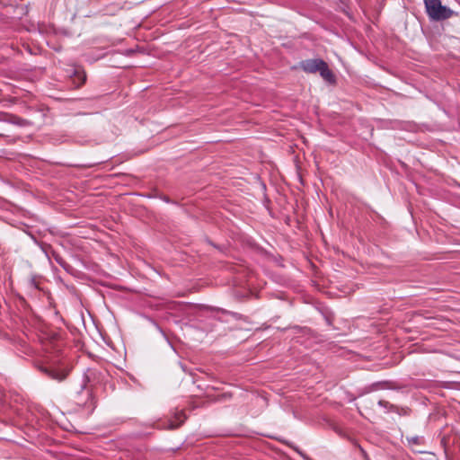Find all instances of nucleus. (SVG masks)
I'll return each mask as SVG.
<instances>
[{
    "instance_id": "obj_1",
    "label": "nucleus",
    "mask_w": 460,
    "mask_h": 460,
    "mask_svg": "<svg viewBox=\"0 0 460 460\" xmlns=\"http://www.w3.org/2000/svg\"><path fill=\"white\" fill-rule=\"evenodd\" d=\"M299 67L305 73L315 74L320 73V75L328 83H335V75L329 68L327 63L321 58H313L302 60L299 63Z\"/></svg>"
},
{
    "instance_id": "obj_3",
    "label": "nucleus",
    "mask_w": 460,
    "mask_h": 460,
    "mask_svg": "<svg viewBox=\"0 0 460 460\" xmlns=\"http://www.w3.org/2000/svg\"><path fill=\"white\" fill-rule=\"evenodd\" d=\"M406 440L408 442V446L411 448V450L413 452L419 453V454L426 453V451L420 450L417 448V447L422 446L425 444V439L423 437H420V436L406 437Z\"/></svg>"
},
{
    "instance_id": "obj_6",
    "label": "nucleus",
    "mask_w": 460,
    "mask_h": 460,
    "mask_svg": "<svg viewBox=\"0 0 460 460\" xmlns=\"http://www.w3.org/2000/svg\"><path fill=\"white\" fill-rule=\"evenodd\" d=\"M86 79V75L83 71H75V83L77 87L81 86Z\"/></svg>"
},
{
    "instance_id": "obj_4",
    "label": "nucleus",
    "mask_w": 460,
    "mask_h": 460,
    "mask_svg": "<svg viewBox=\"0 0 460 460\" xmlns=\"http://www.w3.org/2000/svg\"><path fill=\"white\" fill-rule=\"evenodd\" d=\"M174 418H175V420H171L169 427H168L171 429L180 427L184 422V420L186 419L185 414L182 411L176 413Z\"/></svg>"
},
{
    "instance_id": "obj_5",
    "label": "nucleus",
    "mask_w": 460,
    "mask_h": 460,
    "mask_svg": "<svg viewBox=\"0 0 460 460\" xmlns=\"http://www.w3.org/2000/svg\"><path fill=\"white\" fill-rule=\"evenodd\" d=\"M44 371L47 373V375L50 378H52L54 380H58V381H62L66 376V373L60 372V371H58V370H54V369H44Z\"/></svg>"
},
{
    "instance_id": "obj_2",
    "label": "nucleus",
    "mask_w": 460,
    "mask_h": 460,
    "mask_svg": "<svg viewBox=\"0 0 460 460\" xmlns=\"http://www.w3.org/2000/svg\"><path fill=\"white\" fill-rule=\"evenodd\" d=\"M426 12L431 20L442 21L452 16L453 11L442 5L440 0H424Z\"/></svg>"
}]
</instances>
